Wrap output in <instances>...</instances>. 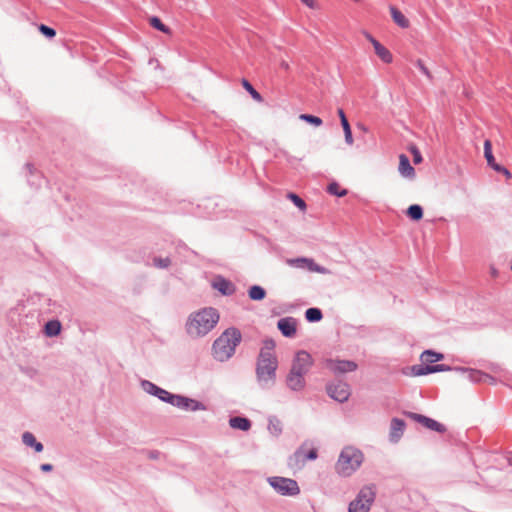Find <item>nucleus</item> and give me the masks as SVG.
Returning a JSON list of instances; mask_svg holds the SVG:
<instances>
[{
  "label": "nucleus",
  "instance_id": "obj_41",
  "mask_svg": "<svg viewBox=\"0 0 512 512\" xmlns=\"http://www.w3.org/2000/svg\"><path fill=\"white\" fill-rule=\"evenodd\" d=\"M410 152L413 155V162L415 164H419L422 162L423 158H422L421 152L419 151V149L416 146H412L410 148Z\"/></svg>",
  "mask_w": 512,
  "mask_h": 512
},
{
  "label": "nucleus",
  "instance_id": "obj_2",
  "mask_svg": "<svg viewBox=\"0 0 512 512\" xmlns=\"http://www.w3.org/2000/svg\"><path fill=\"white\" fill-rule=\"evenodd\" d=\"M242 340V334L236 327L227 328L213 343L212 355L219 362L228 361Z\"/></svg>",
  "mask_w": 512,
  "mask_h": 512
},
{
  "label": "nucleus",
  "instance_id": "obj_49",
  "mask_svg": "<svg viewBox=\"0 0 512 512\" xmlns=\"http://www.w3.org/2000/svg\"><path fill=\"white\" fill-rule=\"evenodd\" d=\"M337 114H338V116L340 118V121L347 120V116H346V114H345V112H344V110L342 108H339L337 110Z\"/></svg>",
  "mask_w": 512,
  "mask_h": 512
},
{
  "label": "nucleus",
  "instance_id": "obj_29",
  "mask_svg": "<svg viewBox=\"0 0 512 512\" xmlns=\"http://www.w3.org/2000/svg\"><path fill=\"white\" fill-rule=\"evenodd\" d=\"M406 215L413 221H419L423 218V208L419 204H412L407 208Z\"/></svg>",
  "mask_w": 512,
  "mask_h": 512
},
{
  "label": "nucleus",
  "instance_id": "obj_32",
  "mask_svg": "<svg viewBox=\"0 0 512 512\" xmlns=\"http://www.w3.org/2000/svg\"><path fill=\"white\" fill-rule=\"evenodd\" d=\"M375 53L386 64H389L393 61V56L391 52L382 44L379 47H377Z\"/></svg>",
  "mask_w": 512,
  "mask_h": 512
},
{
  "label": "nucleus",
  "instance_id": "obj_37",
  "mask_svg": "<svg viewBox=\"0 0 512 512\" xmlns=\"http://www.w3.org/2000/svg\"><path fill=\"white\" fill-rule=\"evenodd\" d=\"M288 198L292 201V203L297 207L299 208L300 210H305L306 209V203L305 201L297 194L293 193V192H290L288 193Z\"/></svg>",
  "mask_w": 512,
  "mask_h": 512
},
{
  "label": "nucleus",
  "instance_id": "obj_48",
  "mask_svg": "<svg viewBox=\"0 0 512 512\" xmlns=\"http://www.w3.org/2000/svg\"><path fill=\"white\" fill-rule=\"evenodd\" d=\"M340 122H341V126L343 128V131L351 130V126H350V123H349L348 119L340 121Z\"/></svg>",
  "mask_w": 512,
  "mask_h": 512
},
{
  "label": "nucleus",
  "instance_id": "obj_35",
  "mask_svg": "<svg viewBox=\"0 0 512 512\" xmlns=\"http://www.w3.org/2000/svg\"><path fill=\"white\" fill-rule=\"evenodd\" d=\"M327 191L334 196L344 197L347 195V190L340 187L337 182H332L328 185Z\"/></svg>",
  "mask_w": 512,
  "mask_h": 512
},
{
  "label": "nucleus",
  "instance_id": "obj_34",
  "mask_svg": "<svg viewBox=\"0 0 512 512\" xmlns=\"http://www.w3.org/2000/svg\"><path fill=\"white\" fill-rule=\"evenodd\" d=\"M149 23H150V25H151L154 29H156V30H158V31H161V32H163V33H169V32H170L169 27H168V26H166V25L162 22V20H161L159 17H157V16H152V17L149 19Z\"/></svg>",
  "mask_w": 512,
  "mask_h": 512
},
{
  "label": "nucleus",
  "instance_id": "obj_42",
  "mask_svg": "<svg viewBox=\"0 0 512 512\" xmlns=\"http://www.w3.org/2000/svg\"><path fill=\"white\" fill-rule=\"evenodd\" d=\"M292 262H304L305 263L304 268L308 269L309 271H311V268L315 267V265L317 264V263H315V261L313 259H308L305 257L297 258V259L293 260Z\"/></svg>",
  "mask_w": 512,
  "mask_h": 512
},
{
  "label": "nucleus",
  "instance_id": "obj_44",
  "mask_svg": "<svg viewBox=\"0 0 512 512\" xmlns=\"http://www.w3.org/2000/svg\"><path fill=\"white\" fill-rule=\"evenodd\" d=\"M318 457V451L316 448L310 449L307 453H304L305 462L316 460Z\"/></svg>",
  "mask_w": 512,
  "mask_h": 512
},
{
  "label": "nucleus",
  "instance_id": "obj_43",
  "mask_svg": "<svg viewBox=\"0 0 512 512\" xmlns=\"http://www.w3.org/2000/svg\"><path fill=\"white\" fill-rule=\"evenodd\" d=\"M492 169L495 170L498 173H502L503 175H505V177L507 179H511L512 178L511 172L506 167H504V166H502L500 164H496L495 166H493Z\"/></svg>",
  "mask_w": 512,
  "mask_h": 512
},
{
  "label": "nucleus",
  "instance_id": "obj_47",
  "mask_svg": "<svg viewBox=\"0 0 512 512\" xmlns=\"http://www.w3.org/2000/svg\"><path fill=\"white\" fill-rule=\"evenodd\" d=\"M326 268L323 266H320L318 264L315 265V267L311 268V272H318V273H326Z\"/></svg>",
  "mask_w": 512,
  "mask_h": 512
},
{
  "label": "nucleus",
  "instance_id": "obj_30",
  "mask_svg": "<svg viewBox=\"0 0 512 512\" xmlns=\"http://www.w3.org/2000/svg\"><path fill=\"white\" fill-rule=\"evenodd\" d=\"M268 430L274 436H279L282 433V423L276 416L268 418Z\"/></svg>",
  "mask_w": 512,
  "mask_h": 512
},
{
  "label": "nucleus",
  "instance_id": "obj_15",
  "mask_svg": "<svg viewBox=\"0 0 512 512\" xmlns=\"http://www.w3.org/2000/svg\"><path fill=\"white\" fill-rule=\"evenodd\" d=\"M212 287L223 296H232L236 292L235 284L221 275L214 277Z\"/></svg>",
  "mask_w": 512,
  "mask_h": 512
},
{
  "label": "nucleus",
  "instance_id": "obj_53",
  "mask_svg": "<svg viewBox=\"0 0 512 512\" xmlns=\"http://www.w3.org/2000/svg\"><path fill=\"white\" fill-rule=\"evenodd\" d=\"M296 264L297 267L299 268H304L305 267V263L304 262H294Z\"/></svg>",
  "mask_w": 512,
  "mask_h": 512
},
{
  "label": "nucleus",
  "instance_id": "obj_52",
  "mask_svg": "<svg viewBox=\"0 0 512 512\" xmlns=\"http://www.w3.org/2000/svg\"><path fill=\"white\" fill-rule=\"evenodd\" d=\"M371 44L373 45L374 50H376V49H377V47H379V46L381 45V43H380L378 40H376V39H375V40H373V41L371 42Z\"/></svg>",
  "mask_w": 512,
  "mask_h": 512
},
{
  "label": "nucleus",
  "instance_id": "obj_5",
  "mask_svg": "<svg viewBox=\"0 0 512 512\" xmlns=\"http://www.w3.org/2000/svg\"><path fill=\"white\" fill-rule=\"evenodd\" d=\"M444 359L442 353L434 350H425L420 356L422 364H416L411 367V374L413 376H424L432 373L452 371L454 367L447 364H435Z\"/></svg>",
  "mask_w": 512,
  "mask_h": 512
},
{
  "label": "nucleus",
  "instance_id": "obj_13",
  "mask_svg": "<svg viewBox=\"0 0 512 512\" xmlns=\"http://www.w3.org/2000/svg\"><path fill=\"white\" fill-rule=\"evenodd\" d=\"M453 370L461 373L462 375H464V377L466 379H468L469 381H471L473 383H481V382H487V381L494 382L495 381L494 377H492L491 375H489L485 372L477 370V369L465 368V367H454Z\"/></svg>",
  "mask_w": 512,
  "mask_h": 512
},
{
  "label": "nucleus",
  "instance_id": "obj_38",
  "mask_svg": "<svg viewBox=\"0 0 512 512\" xmlns=\"http://www.w3.org/2000/svg\"><path fill=\"white\" fill-rule=\"evenodd\" d=\"M38 30L43 36H45L48 39H52L56 36V30L52 27L45 25V24H40L38 26Z\"/></svg>",
  "mask_w": 512,
  "mask_h": 512
},
{
  "label": "nucleus",
  "instance_id": "obj_54",
  "mask_svg": "<svg viewBox=\"0 0 512 512\" xmlns=\"http://www.w3.org/2000/svg\"><path fill=\"white\" fill-rule=\"evenodd\" d=\"M281 67H282V68H284V69H286V70H287V69H289V65H288V63H287V62H285V61H283V62L281 63Z\"/></svg>",
  "mask_w": 512,
  "mask_h": 512
},
{
  "label": "nucleus",
  "instance_id": "obj_26",
  "mask_svg": "<svg viewBox=\"0 0 512 512\" xmlns=\"http://www.w3.org/2000/svg\"><path fill=\"white\" fill-rule=\"evenodd\" d=\"M391 17L393 21L401 28H407L409 26V20L405 15L396 7H390Z\"/></svg>",
  "mask_w": 512,
  "mask_h": 512
},
{
  "label": "nucleus",
  "instance_id": "obj_20",
  "mask_svg": "<svg viewBox=\"0 0 512 512\" xmlns=\"http://www.w3.org/2000/svg\"><path fill=\"white\" fill-rule=\"evenodd\" d=\"M399 172L403 177L414 178L415 169L411 165L409 158L405 154L399 156Z\"/></svg>",
  "mask_w": 512,
  "mask_h": 512
},
{
  "label": "nucleus",
  "instance_id": "obj_22",
  "mask_svg": "<svg viewBox=\"0 0 512 512\" xmlns=\"http://www.w3.org/2000/svg\"><path fill=\"white\" fill-rule=\"evenodd\" d=\"M229 425L233 429L248 431L251 428V420L244 416H234L229 419Z\"/></svg>",
  "mask_w": 512,
  "mask_h": 512
},
{
  "label": "nucleus",
  "instance_id": "obj_4",
  "mask_svg": "<svg viewBox=\"0 0 512 512\" xmlns=\"http://www.w3.org/2000/svg\"><path fill=\"white\" fill-rule=\"evenodd\" d=\"M364 461L363 452L353 446L344 447L335 464V472L341 477H350L362 465Z\"/></svg>",
  "mask_w": 512,
  "mask_h": 512
},
{
  "label": "nucleus",
  "instance_id": "obj_39",
  "mask_svg": "<svg viewBox=\"0 0 512 512\" xmlns=\"http://www.w3.org/2000/svg\"><path fill=\"white\" fill-rule=\"evenodd\" d=\"M153 262H154L155 267L161 268V269L168 268L171 264V260L169 257H166V258L155 257Z\"/></svg>",
  "mask_w": 512,
  "mask_h": 512
},
{
  "label": "nucleus",
  "instance_id": "obj_31",
  "mask_svg": "<svg viewBox=\"0 0 512 512\" xmlns=\"http://www.w3.org/2000/svg\"><path fill=\"white\" fill-rule=\"evenodd\" d=\"M484 157L489 167L493 168L497 164L492 153V143L490 140L484 141Z\"/></svg>",
  "mask_w": 512,
  "mask_h": 512
},
{
  "label": "nucleus",
  "instance_id": "obj_50",
  "mask_svg": "<svg viewBox=\"0 0 512 512\" xmlns=\"http://www.w3.org/2000/svg\"><path fill=\"white\" fill-rule=\"evenodd\" d=\"M301 2L309 8L315 7V0H301Z\"/></svg>",
  "mask_w": 512,
  "mask_h": 512
},
{
  "label": "nucleus",
  "instance_id": "obj_25",
  "mask_svg": "<svg viewBox=\"0 0 512 512\" xmlns=\"http://www.w3.org/2000/svg\"><path fill=\"white\" fill-rule=\"evenodd\" d=\"M61 323L58 320H49L44 326V333L48 337H56L61 333Z\"/></svg>",
  "mask_w": 512,
  "mask_h": 512
},
{
  "label": "nucleus",
  "instance_id": "obj_36",
  "mask_svg": "<svg viewBox=\"0 0 512 512\" xmlns=\"http://www.w3.org/2000/svg\"><path fill=\"white\" fill-rule=\"evenodd\" d=\"M299 118L302 121H304V122H306V123H308L310 125H313L315 127H319L323 123V121H322V119L320 117L312 115V114H301L299 116Z\"/></svg>",
  "mask_w": 512,
  "mask_h": 512
},
{
  "label": "nucleus",
  "instance_id": "obj_55",
  "mask_svg": "<svg viewBox=\"0 0 512 512\" xmlns=\"http://www.w3.org/2000/svg\"><path fill=\"white\" fill-rule=\"evenodd\" d=\"M367 39L369 40V42L371 43L373 40H375V38L370 35V34H367Z\"/></svg>",
  "mask_w": 512,
  "mask_h": 512
},
{
  "label": "nucleus",
  "instance_id": "obj_23",
  "mask_svg": "<svg viewBox=\"0 0 512 512\" xmlns=\"http://www.w3.org/2000/svg\"><path fill=\"white\" fill-rule=\"evenodd\" d=\"M22 441L26 446L33 448L37 453L42 452L44 449L43 444L37 441L31 432H24L22 435Z\"/></svg>",
  "mask_w": 512,
  "mask_h": 512
},
{
  "label": "nucleus",
  "instance_id": "obj_3",
  "mask_svg": "<svg viewBox=\"0 0 512 512\" xmlns=\"http://www.w3.org/2000/svg\"><path fill=\"white\" fill-rule=\"evenodd\" d=\"M277 357H266L265 354L258 355L255 365L256 381L260 389L270 390L276 384Z\"/></svg>",
  "mask_w": 512,
  "mask_h": 512
},
{
  "label": "nucleus",
  "instance_id": "obj_8",
  "mask_svg": "<svg viewBox=\"0 0 512 512\" xmlns=\"http://www.w3.org/2000/svg\"><path fill=\"white\" fill-rule=\"evenodd\" d=\"M313 365L312 356L305 350L296 352L290 367V373L305 376Z\"/></svg>",
  "mask_w": 512,
  "mask_h": 512
},
{
  "label": "nucleus",
  "instance_id": "obj_11",
  "mask_svg": "<svg viewBox=\"0 0 512 512\" xmlns=\"http://www.w3.org/2000/svg\"><path fill=\"white\" fill-rule=\"evenodd\" d=\"M404 414L410 419L422 424L425 428L443 434L447 431V428L444 424L427 417L422 414L414 413V412H404Z\"/></svg>",
  "mask_w": 512,
  "mask_h": 512
},
{
  "label": "nucleus",
  "instance_id": "obj_33",
  "mask_svg": "<svg viewBox=\"0 0 512 512\" xmlns=\"http://www.w3.org/2000/svg\"><path fill=\"white\" fill-rule=\"evenodd\" d=\"M243 88L250 94V96L256 101H262L261 94L253 87V85L245 78L241 80Z\"/></svg>",
  "mask_w": 512,
  "mask_h": 512
},
{
  "label": "nucleus",
  "instance_id": "obj_56",
  "mask_svg": "<svg viewBox=\"0 0 512 512\" xmlns=\"http://www.w3.org/2000/svg\"><path fill=\"white\" fill-rule=\"evenodd\" d=\"M509 461H510V464L512 465V458H510V460H509Z\"/></svg>",
  "mask_w": 512,
  "mask_h": 512
},
{
  "label": "nucleus",
  "instance_id": "obj_19",
  "mask_svg": "<svg viewBox=\"0 0 512 512\" xmlns=\"http://www.w3.org/2000/svg\"><path fill=\"white\" fill-rule=\"evenodd\" d=\"M24 168L27 171L26 176L29 185L35 188H39L42 179L41 173L34 167L32 163H26Z\"/></svg>",
  "mask_w": 512,
  "mask_h": 512
},
{
  "label": "nucleus",
  "instance_id": "obj_28",
  "mask_svg": "<svg viewBox=\"0 0 512 512\" xmlns=\"http://www.w3.org/2000/svg\"><path fill=\"white\" fill-rule=\"evenodd\" d=\"M323 318V313L320 308L311 307L305 311V319L310 323H317Z\"/></svg>",
  "mask_w": 512,
  "mask_h": 512
},
{
  "label": "nucleus",
  "instance_id": "obj_6",
  "mask_svg": "<svg viewBox=\"0 0 512 512\" xmlns=\"http://www.w3.org/2000/svg\"><path fill=\"white\" fill-rule=\"evenodd\" d=\"M375 490L373 486L363 487L356 498L350 502L348 512H368L375 500Z\"/></svg>",
  "mask_w": 512,
  "mask_h": 512
},
{
  "label": "nucleus",
  "instance_id": "obj_1",
  "mask_svg": "<svg viewBox=\"0 0 512 512\" xmlns=\"http://www.w3.org/2000/svg\"><path fill=\"white\" fill-rule=\"evenodd\" d=\"M220 319L219 312L214 307H204L189 315L185 329L192 338L206 336L214 329Z\"/></svg>",
  "mask_w": 512,
  "mask_h": 512
},
{
  "label": "nucleus",
  "instance_id": "obj_45",
  "mask_svg": "<svg viewBox=\"0 0 512 512\" xmlns=\"http://www.w3.org/2000/svg\"><path fill=\"white\" fill-rule=\"evenodd\" d=\"M345 142L348 145H352L354 142L352 130L344 131Z\"/></svg>",
  "mask_w": 512,
  "mask_h": 512
},
{
  "label": "nucleus",
  "instance_id": "obj_46",
  "mask_svg": "<svg viewBox=\"0 0 512 512\" xmlns=\"http://www.w3.org/2000/svg\"><path fill=\"white\" fill-rule=\"evenodd\" d=\"M40 470L42 472H51L53 470V465L50 463H43L40 465Z\"/></svg>",
  "mask_w": 512,
  "mask_h": 512
},
{
  "label": "nucleus",
  "instance_id": "obj_17",
  "mask_svg": "<svg viewBox=\"0 0 512 512\" xmlns=\"http://www.w3.org/2000/svg\"><path fill=\"white\" fill-rule=\"evenodd\" d=\"M406 423L404 420L394 417L390 424L389 440L392 443H397L404 434Z\"/></svg>",
  "mask_w": 512,
  "mask_h": 512
},
{
  "label": "nucleus",
  "instance_id": "obj_16",
  "mask_svg": "<svg viewBox=\"0 0 512 512\" xmlns=\"http://www.w3.org/2000/svg\"><path fill=\"white\" fill-rule=\"evenodd\" d=\"M277 328L284 337L293 338L297 332V320L293 317H284L278 320Z\"/></svg>",
  "mask_w": 512,
  "mask_h": 512
},
{
  "label": "nucleus",
  "instance_id": "obj_18",
  "mask_svg": "<svg viewBox=\"0 0 512 512\" xmlns=\"http://www.w3.org/2000/svg\"><path fill=\"white\" fill-rule=\"evenodd\" d=\"M286 385L293 392H301L306 387L305 376L288 372L286 376Z\"/></svg>",
  "mask_w": 512,
  "mask_h": 512
},
{
  "label": "nucleus",
  "instance_id": "obj_9",
  "mask_svg": "<svg viewBox=\"0 0 512 512\" xmlns=\"http://www.w3.org/2000/svg\"><path fill=\"white\" fill-rule=\"evenodd\" d=\"M170 405L185 411L206 410L205 404L201 401L180 394H174Z\"/></svg>",
  "mask_w": 512,
  "mask_h": 512
},
{
  "label": "nucleus",
  "instance_id": "obj_24",
  "mask_svg": "<svg viewBox=\"0 0 512 512\" xmlns=\"http://www.w3.org/2000/svg\"><path fill=\"white\" fill-rule=\"evenodd\" d=\"M247 293L249 299L252 301H262L267 295L266 290L262 286L256 284L250 286Z\"/></svg>",
  "mask_w": 512,
  "mask_h": 512
},
{
  "label": "nucleus",
  "instance_id": "obj_7",
  "mask_svg": "<svg viewBox=\"0 0 512 512\" xmlns=\"http://www.w3.org/2000/svg\"><path fill=\"white\" fill-rule=\"evenodd\" d=\"M268 483L280 495L296 496L300 493L298 483L290 478L273 476L268 478Z\"/></svg>",
  "mask_w": 512,
  "mask_h": 512
},
{
  "label": "nucleus",
  "instance_id": "obj_40",
  "mask_svg": "<svg viewBox=\"0 0 512 512\" xmlns=\"http://www.w3.org/2000/svg\"><path fill=\"white\" fill-rule=\"evenodd\" d=\"M415 66L419 69V71L424 74L429 80H432V75L429 71V69L426 67L424 62L421 59H418L415 62Z\"/></svg>",
  "mask_w": 512,
  "mask_h": 512
},
{
  "label": "nucleus",
  "instance_id": "obj_21",
  "mask_svg": "<svg viewBox=\"0 0 512 512\" xmlns=\"http://www.w3.org/2000/svg\"><path fill=\"white\" fill-rule=\"evenodd\" d=\"M305 465L303 446L299 447L288 458V466L292 469H301Z\"/></svg>",
  "mask_w": 512,
  "mask_h": 512
},
{
  "label": "nucleus",
  "instance_id": "obj_51",
  "mask_svg": "<svg viewBox=\"0 0 512 512\" xmlns=\"http://www.w3.org/2000/svg\"><path fill=\"white\" fill-rule=\"evenodd\" d=\"M159 454H160V453H159V451L154 450V451H151V452L149 453V457H150L151 459H157V458H158V456H159Z\"/></svg>",
  "mask_w": 512,
  "mask_h": 512
},
{
  "label": "nucleus",
  "instance_id": "obj_12",
  "mask_svg": "<svg viewBox=\"0 0 512 512\" xmlns=\"http://www.w3.org/2000/svg\"><path fill=\"white\" fill-rule=\"evenodd\" d=\"M141 387L142 389L155 397H157L162 402L170 404L172 402L173 393H170L169 391L159 387L158 385L154 384L153 382L149 380H142L141 381Z\"/></svg>",
  "mask_w": 512,
  "mask_h": 512
},
{
  "label": "nucleus",
  "instance_id": "obj_27",
  "mask_svg": "<svg viewBox=\"0 0 512 512\" xmlns=\"http://www.w3.org/2000/svg\"><path fill=\"white\" fill-rule=\"evenodd\" d=\"M275 347L276 343L272 338H265L258 355L265 354L266 357H277L274 352Z\"/></svg>",
  "mask_w": 512,
  "mask_h": 512
},
{
  "label": "nucleus",
  "instance_id": "obj_14",
  "mask_svg": "<svg viewBox=\"0 0 512 512\" xmlns=\"http://www.w3.org/2000/svg\"><path fill=\"white\" fill-rule=\"evenodd\" d=\"M326 367L335 374H343L357 370L358 365L352 360H326Z\"/></svg>",
  "mask_w": 512,
  "mask_h": 512
},
{
  "label": "nucleus",
  "instance_id": "obj_10",
  "mask_svg": "<svg viewBox=\"0 0 512 512\" xmlns=\"http://www.w3.org/2000/svg\"><path fill=\"white\" fill-rule=\"evenodd\" d=\"M326 392L329 397L339 403L346 402L351 394L349 385L341 381L327 384Z\"/></svg>",
  "mask_w": 512,
  "mask_h": 512
}]
</instances>
